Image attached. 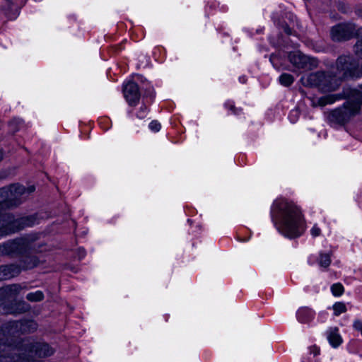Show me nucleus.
I'll list each match as a JSON object with an SVG mask.
<instances>
[{"instance_id": "1", "label": "nucleus", "mask_w": 362, "mask_h": 362, "mask_svg": "<svg viewBox=\"0 0 362 362\" xmlns=\"http://www.w3.org/2000/svg\"><path fill=\"white\" fill-rule=\"evenodd\" d=\"M271 218L277 230L288 238L300 237L305 230L300 209L292 202L276 199L271 207Z\"/></svg>"}, {"instance_id": "2", "label": "nucleus", "mask_w": 362, "mask_h": 362, "mask_svg": "<svg viewBox=\"0 0 362 362\" xmlns=\"http://www.w3.org/2000/svg\"><path fill=\"white\" fill-rule=\"evenodd\" d=\"M346 98L348 100L341 107L328 113L327 119L332 125L343 126L360 112L362 106V92L351 89L337 94L327 95L317 99V104L324 107Z\"/></svg>"}, {"instance_id": "3", "label": "nucleus", "mask_w": 362, "mask_h": 362, "mask_svg": "<svg viewBox=\"0 0 362 362\" xmlns=\"http://www.w3.org/2000/svg\"><path fill=\"white\" fill-rule=\"evenodd\" d=\"M54 349L47 343L30 341L28 339L16 344L0 341V355L22 356L33 358V356L44 358L52 356Z\"/></svg>"}, {"instance_id": "4", "label": "nucleus", "mask_w": 362, "mask_h": 362, "mask_svg": "<svg viewBox=\"0 0 362 362\" xmlns=\"http://www.w3.org/2000/svg\"><path fill=\"white\" fill-rule=\"evenodd\" d=\"M35 190L34 185L25 187L15 183L0 189V212L3 209H11L18 206Z\"/></svg>"}, {"instance_id": "5", "label": "nucleus", "mask_w": 362, "mask_h": 362, "mask_svg": "<svg viewBox=\"0 0 362 362\" xmlns=\"http://www.w3.org/2000/svg\"><path fill=\"white\" fill-rule=\"evenodd\" d=\"M305 86L316 87L322 92H332L340 86V76L331 74L329 72L316 71L310 73L301 78Z\"/></svg>"}, {"instance_id": "6", "label": "nucleus", "mask_w": 362, "mask_h": 362, "mask_svg": "<svg viewBox=\"0 0 362 362\" xmlns=\"http://www.w3.org/2000/svg\"><path fill=\"white\" fill-rule=\"evenodd\" d=\"M36 222L34 215L16 218L11 213L0 212V238L13 234L25 227L33 226Z\"/></svg>"}, {"instance_id": "7", "label": "nucleus", "mask_w": 362, "mask_h": 362, "mask_svg": "<svg viewBox=\"0 0 362 362\" xmlns=\"http://www.w3.org/2000/svg\"><path fill=\"white\" fill-rule=\"evenodd\" d=\"M31 249L28 237H21L0 243V256L18 257Z\"/></svg>"}, {"instance_id": "8", "label": "nucleus", "mask_w": 362, "mask_h": 362, "mask_svg": "<svg viewBox=\"0 0 362 362\" xmlns=\"http://www.w3.org/2000/svg\"><path fill=\"white\" fill-rule=\"evenodd\" d=\"M336 66L343 78H358L361 76V66L351 56H341L338 57Z\"/></svg>"}, {"instance_id": "9", "label": "nucleus", "mask_w": 362, "mask_h": 362, "mask_svg": "<svg viewBox=\"0 0 362 362\" xmlns=\"http://www.w3.org/2000/svg\"><path fill=\"white\" fill-rule=\"evenodd\" d=\"M362 34V28L356 30L353 23H339L331 29V37L334 41H345L354 37L356 35Z\"/></svg>"}, {"instance_id": "10", "label": "nucleus", "mask_w": 362, "mask_h": 362, "mask_svg": "<svg viewBox=\"0 0 362 362\" xmlns=\"http://www.w3.org/2000/svg\"><path fill=\"white\" fill-rule=\"evenodd\" d=\"M288 60L298 69L312 70L318 66V60L316 58L305 55L300 51L291 52Z\"/></svg>"}, {"instance_id": "11", "label": "nucleus", "mask_w": 362, "mask_h": 362, "mask_svg": "<svg viewBox=\"0 0 362 362\" xmlns=\"http://www.w3.org/2000/svg\"><path fill=\"white\" fill-rule=\"evenodd\" d=\"M0 329L4 336L3 338H0L1 341L16 344L20 341L25 339H14L21 335L20 331L21 325L18 323V320H12L5 322L1 325Z\"/></svg>"}, {"instance_id": "12", "label": "nucleus", "mask_w": 362, "mask_h": 362, "mask_svg": "<svg viewBox=\"0 0 362 362\" xmlns=\"http://www.w3.org/2000/svg\"><path fill=\"white\" fill-rule=\"evenodd\" d=\"M123 93L129 105L135 106L137 105L140 99V92L136 83L132 81H128L124 85Z\"/></svg>"}, {"instance_id": "13", "label": "nucleus", "mask_w": 362, "mask_h": 362, "mask_svg": "<svg viewBox=\"0 0 362 362\" xmlns=\"http://www.w3.org/2000/svg\"><path fill=\"white\" fill-rule=\"evenodd\" d=\"M30 249L24 255H21L22 257V259L20 261V267L21 268V270H28L31 269L35 267H37L40 261L38 258L35 255H29V251Z\"/></svg>"}, {"instance_id": "14", "label": "nucleus", "mask_w": 362, "mask_h": 362, "mask_svg": "<svg viewBox=\"0 0 362 362\" xmlns=\"http://www.w3.org/2000/svg\"><path fill=\"white\" fill-rule=\"evenodd\" d=\"M326 334L329 343L333 348H337L342 344L343 339L337 327H329L327 330Z\"/></svg>"}, {"instance_id": "15", "label": "nucleus", "mask_w": 362, "mask_h": 362, "mask_svg": "<svg viewBox=\"0 0 362 362\" xmlns=\"http://www.w3.org/2000/svg\"><path fill=\"white\" fill-rule=\"evenodd\" d=\"M315 315V311L308 307H301L296 312V318L300 323H309Z\"/></svg>"}, {"instance_id": "16", "label": "nucleus", "mask_w": 362, "mask_h": 362, "mask_svg": "<svg viewBox=\"0 0 362 362\" xmlns=\"http://www.w3.org/2000/svg\"><path fill=\"white\" fill-rule=\"evenodd\" d=\"M3 271L4 272L5 280H8L17 276L21 273V268L18 264H11L3 265Z\"/></svg>"}, {"instance_id": "17", "label": "nucleus", "mask_w": 362, "mask_h": 362, "mask_svg": "<svg viewBox=\"0 0 362 362\" xmlns=\"http://www.w3.org/2000/svg\"><path fill=\"white\" fill-rule=\"evenodd\" d=\"M18 323L21 325V334L33 332L37 329V324L32 320H18Z\"/></svg>"}, {"instance_id": "18", "label": "nucleus", "mask_w": 362, "mask_h": 362, "mask_svg": "<svg viewBox=\"0 0 362 362\" xmlns=\"http://www.w3.org/2000/svg\"><path fill=\"white\" fill-rule=\"evenodd\" d=\"M30 309V306L29 304L23 300H21L13 303L9 313L13 315L23 314L29 311Z\"/></svg>"}, {"instance_id": "19", "label": "nucleus", "mask_w": 362, "mask_h": 362, "mask_svg": "<svg viewBox=\"0 0 362 362\" xmlns=\"http://www.w3.org/2000/svg\"><path fill=\"white\" fill-rule=\"evenodd\" d=\"M26 286H23L19 284H10L4 287V291L6 294L10 296L18 295L22 289H26Z\"/></svg>"}, {"instance_id": "20", "label": "nucleus", "mask_w": 362, "mask_h": 362, "mask_svg": "<svg viewBox=\"0 0 362 362\" xmlns=\"http://www.w3.org/2000/svg\"><path fill=\"white\" fill-rule=\"evenodd\" d=\"M279 81L281 85L288 87L294 82V77L290 74L284 73L279 76Z\"/></svg>"}, {"instance_id": "21", "label": "nucleus", "mask_w": 362, "mask_h": 362, "mask_svg": "<svg viewBox=\"0 0 362 362\" xmlns=\"http://www.w3.org/2000/svg\"><path fill=\"white\" fill-rule=\"evenodd\" d=\"M45 298L44 293L41 291L28 293L26 299L30 302H40Z\"/></svg>"}, {"instance_id": "22", "label": "nucleus", "mask_w": 362, "mask_h": 362, "mask_svg": "<svg viewBox=\"0 0 362 362\" xmlns=\"http://www.w3.org/2000/svg\"><path fill=\"white\" fill-rule=\"evenodd\" d=\"M331 263L330 255L328 253H320L318 259V264L320 267L327 268Z\"/></svg>"}, {"instance_id": "23", "label": "nucleus", "mask_w": 362, "mask_h": 362, "mask_svg": "<svg viewBox=\"0 0 362 362\" xmlns=\"http://www.w3.org/2000/svg\"><path fill=\"white\" fill-rule=\"evenodd\" d=\"M334 314L339 316L346 311V305L342 302H337L333 305Z\"/></svg>"}, {"instance_id": "24", "label": "nucleus", "mask_w": 362, "mask_h": 362, "mask_svg": "<svg viewBox=\"0 0 362 362\" xmlns=\"http://www.w3.org/2000/svg\"><path fill=\"white\" fill-rule=\"evenodd\" d=\"M23 125V120L20 118H14L9 122V127L13 132H18Z\"/></svg>"}, {"instance_id": "25", "label": "nucleus", "mask_w": 362, "mask_h": 362, "mask_svg": "<svg viewBox=\"0 0 362 362\" xmlns=\"http://www.w3.org/2000/svg\"><path fill=\"white\" fill-rule=\"evenodd\" d=\"M331 291L334 296H340L343 294L344 288L341 284L336 283L331 286Z\"/></svg>"}, {"instance_id": "26", "label": "nucleus", "mask_w": 362, "mask_h": 362, "mask_svg": "<svg viewBox=\"0 0 362 362\" xmlns=\"http://www.w3.org/2000/svg\"><path fill=\"white\" fill-rule=\"evenodd\" d=\"M148 110L146 105H142L136 113V117L139 119H144L147 117Z\"/></svg>"}, {"instance_id": "27", "label": "nucleus", "mask_w": 362, "mask_h": 362, "mask_svg": "<svg viewBox=\"0 0 362 362\" xmlns=\"http://www.w3.org/2000/svg\"><path fill=\"white\" fill-rule=\"evenodd\" d=\"M224 106L226 108H228L229 110H230L233 114L235 115H238L239 112L241 111L240 109H237L235 105H234V103L232 102V101H227L224 104Z\"/></svg>"}, {"instance_id": "28", "label": "nucleus", "mask_w": 362, "mask_h": 362, "mask_svg": "<svg viewBox=\"0 0 362 362\" xmlns=\"http://www.w3.org/2000/svg\"><path fill=\"white\" fill-rule=\"evenodd\" d=\"M148 127L149 129L154 132H158L161 127L160 124L156 120L151 122Z\"/></svg>"}, {"instance_id": "29", "label": "nucleus", "mask_w": 362, "mask_h": 362, "mask_svg": "<svg viewBox=\"0 0 362 362\" xmlns=\"http://www.w3.org/2000/svg\"><path fill=\"white\" fill-rule=\"evenodd\" d=\"M353 327L355 330L360 332L362 335V321L356 320L353 323Z\"/></svg>"}, {"instance_id": "30", "label": "nucleus", "mask_w": 362, "mask_h": 362, "mask_svg": "<svg viewBox=\"0 0 362 362\" xmlns=\"http://www.w3.org/2000/svg\"><path fill=\"white\" fill-rule=\"evenodd\" d=\"M337 8L339 11L344 13H346L349 11V7L343 2L339 3Z\"/></svg>"}, {"instance_id": "31", "label": "nucleus", "mask_w": 362, "mask_h": 362, "mask_svg": "<svg viewBox=\"0 0 362 362\" xmlns=\"http://www.w3.org/2000/svg\"><path fill=\"white\" fill-rule=\"evenodd\" d=\"M309 351L310 354H313L314 356H316L320 354V348L315 345L311 346L309 347Z\"/></svg>"}, {"instance_id": "32", "label": "nucleus", "mask_w": 362, "mask_h": 362, "mask_svg": "<svg viewBox=\"0 0 362 362\" xmlns=\"http://www.w3.org/2000/svg\"><path fill=\"white\" fill-rule=\"evenodd\" d=\"M311 235L313 236V237H317L320 235V228H318L316 225H315L312 229H311Z\"/></svg>"}, {"instance_id": "33", "label": "nucleus", "mask_w": 362, "mask_h": 362, "mask_svg": "<svg viewBox=\"0 0 362 362\" xmlns=\"http://www.w3.org/2000/svg\"><path fill=\"white\" fill-rule=\"evenodd\" d=\"M145 96L150 97V98L154 97V91H153V87L149 86L147 88L146 92L145 93Z\"/></svg>"}, {"instance_id": "34", "label": "nucleus", "mask_w": 362, "mask_h": 362, "mask_svg": "<svg viewBox=\"0 0 362 362\" xmlns=\"http://www.w3.org/2000/svg\"><path fill=\"white\" fill-rule=\"evenodd\" d=\"M284 31L288 35H293V30L291 28H289L287 25H284L283 27Z\"/></svg>"}, {"instance_id": "35", "label": "nucleus", "mask_w": 362, "mask_h": 362, "mask_svg": "<svg viewBox=\"0 0 362 362\" xmlns=\"http://www.w3.org/2000/svg\"><path fill=\"white\" fill-rule=\"evenodd\" d=\"M4 272L3 271V265H1L0 266V281L5 280V277H4Z\"/></svg>"}, {"instance_id": "36", "label": "nucleus", "mask_w": 362, "mask_h": 362, "mask_svg": "<svg viewBox=\"0 0 362 362\" xmlns=\"http://www.w3.org/2000/svg\"><path fill=\"white\" fill-rule=\"evenodd\" d=\"M355 13L358 16H362V8H356L355 9Z\"/></svg>"}, {"instance_id": "37", "label": "nucleus", "mask_w": 362, "mask_h": 362, "mask_svg": "<svg viewBox=\"0 0 362 362\" xmlns=\"http://www.w3.org/2000/svg\"><path fill=\"white\" fill-rule=\"evenodd\" d=\"M298 115V110H293L290 113V116L289 117H291L292 115H295V116H297Z\"/></svg>"}, {"instance_id": "38", "label": "nucleus", "mask_w": 362, "mask_h": 362, "mask_svg": "<svg viewBox=\"0 0 362 362\" xmlns=\"http://www.w3.org/2000/svg\"><path fill=\"white\" fill-rule=\"evenodd\" d=\"M3 158V152L0 150V161L2 160Z\"/></svg>"}, {"instance_id": "39", "label": "nucleus", "mask_w": 362, "mask_h": 362, "mask_svg": "<svg viewBox=\"0 0 362 362\" xmlns=\"http://www.w3.org/2000/svg\"><path fill=\"white\" fill-rule=\"evenodd\" d=\"M239 80H240L241 82H244L243 78H239Z\"/></svg>"}, {"instance_id": "40", "label": "nucleus", "mask_w": 362, "mask_h": 362, "mask_svg": "<svg viewBox=\"0 0 362 362\" xmlns=\"http://www.w3.org/2000/svg\"><path fill=\"white\" fill-rule=\"evenodd\" d=\"M239 80H240L241 82H244L243 78H239Z\"/></svg>"}, {"instance_id": "41", "label": "nucleus", "mask_w": 362, "mask_h": 362, "mask_svg": "<svg viewBox=\"0 0 362 362\" xmlns=\"http://www.w3.org/2000/svg\"><path fill=\"white\" fill-rule=\"evenodd\" d=\"M358 87L362 89V83L358 86Z\"/></svg>"}, {"instance_id": "42", "label": "nucleus", "mask_w": 362, "mask_h": 362, "mask_svg": "<svg viewBox=\"0 0 362 362\" xmlns=\"http://www.w3.org/2000/svg\"><path fill=\"white\" fill-rule=\"evenodd\" d=\"M3 178V176L0 175V180H1Z\"/></svg>"}, {"instance_id": "43", "label": "nucleus", "mask_w": 362, "mask_h": 362, "mask_svg": "<svg viewBox=\"0 0 362 362\" xmlns=\"http://www.w3.org/2000/svg\"><path fill=\"white\" fill-rule=\"evenodd\" d=\"M84 256H85V253H84V252H83V254H82V257H84Z\"/></svg>"}, {"instance_id": "44", "label": "nucleus", "mask_w": 362, "mask_h": 362, "mask_svg": "<svg viewBox=\"0 0 362 362\" xmlns=\"http://www.w3.org/2000/svg\"><path fill=\"white\" fill-rule=\"evenodd\" d=\"M361 76H362V64H361Z\"/></svg>"}]
</instances>
